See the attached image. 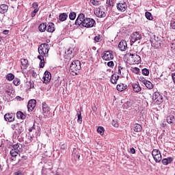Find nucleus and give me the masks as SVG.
I'll return each mask as SVG.
<instances>
[{
	"instance_id": "f257e3e1",
	"label": "nucleus",
	"mask_w": 175,
	"mask_h": 175,
	"mask_svg": "<svg viewBox=\"0 0 175 175\" xmlns=\"http://www.w3.org/2000/svg\"><path fill=\"white\" fill-rule=\"evenodd\" d=\"M81 70V62L79 60L73 61L70 66V72L72 76L78 75L79 72Z\"/></svg>"
},
{
	"instance_id": "f03ea898",
	"label": "nucleus",
	"mask_w": 175,
	"mask_h": 175,
	"mask_svg": "<svg viewBox=\"0 0 175 175\" xmlns=\"http://www.w3.org/2000/svg\"><path fill=\"white\" fill-rule=\"evenodd\" d=\"M128 58L127 61L130 65H135L136 64H140L142 61V57L139 56L137 54H131L128 53L126 55Z\"/></svg>"
},
{
	"instance_id": "7ed1b4c3",
	"label": "nucleus",
	"mask_w": 175,
	"mask_h": 175,
	"mask_svg": "<svg viewBox=\"0 0 175 175\" xmlns=\"http://www.w3.org/2000/svg\"><path fill=\"white\" fill-rule=\"evenodd\" d=\"M49 44H42L38 47V53L40 55H42L43 57L49 54Z\"/></svg>"
},
{
	"instance_id": "20e7f679",
	"label": "nucleus",
	"mask_w": 175,
	"mask_h": 175,
	"mask_svg": "<svg viewBox=\"0 0 175 175\" xmlns=\"http://www.w3.org/2000/svg\"><path fill=\"white\" fill-rule=\"evenodd\" d=\"M94 14L99 18H105L106 17V10L103 7L97 8L94 10Z\"/></svg>"
},
{
	"instance_id": "39448f33",
	"label": "nucleus",
	"mask_w": 175,
	"mask_h": 175,
	"mask_svg": "<svg viewBox=\"0 0 175 175\" xmlns=\"http://www.w3.org/2000/svg\"><path fill=\"white\" fill-rule=\"evenodd\" d=\"M152 155L153 159H154L157 163L162 161V154H161V151H159V150L154 149L152 151Z\"/></svg>"
},
{
	"instance_id": "423d86ee",
	"label": "nucleus",
	"mask_w": 175,
	"mask_h": 175,
	"mask_svg": "<svg viewBox=\"0 0 175 175\" xmlns=\"http://www.w3.org/2000/svg\"><path fill=\"white\" fill-rule=\"evenodd\" d=\"M152 99L154 103H157V105H161V103L163 102V96L158 92H155L153 94Z\"/></svg>"
},
{
	"instance_id": "0eeeda50",
	"label": "nucleus",
	"mask_w": 175,
	"mask_h": 175,
	"mask_svg": "<svg viewBox=\"0 0 175 175\" xmlns=\"http://www.w3.org/2000/svg\"><path fill=\"white\" fill-rule=\"evenodd\" d=\"M94 25H95V20L90 18H85L82 27H85V28H92Z\"/></svg>"
},
{
	"instance_id": "6e6552de",
	"label": "nucleus",
	"mask_w": 175,
	"mask_h": 175,
	"mask_svg": "<svg viewBox=\"0 0 175 175\" xmlns=\"http://www.w3.org/2000/svg\"><path fill=\"white\" fill-rule=\"evenodd\" d=\"M102 58L104 61H111L114 58V55H113V52L107 51L102 53Z\"/></svg>"
},
{
	"instance_id": "1a4fd4ad",
	"label": "nucleus",
	"mask_w": 175,
	"mask_h": 175,
	"mask_svg": "<svg viewBox=\"0 0 175 175\" xmlns=\"http://www.w3.org/2000/svg\"><path fill=\"white\" fill-rule=\"evenodd\" d=\"M42 114L45 118L50 117V107L46 103H42Z\"/></svg>"
},
{
	"instance_id": "9d476101",
	"label": "nucleus",
	"mask_w": 175,
	"mask_h": 175,
	"mask_svg": "<svg viewBox=\"0 0 175 175\" xmlns=\"http://www.w3.org/2000/svg\"><path fill=\"white\" fill-rule=\"evenodd\" d=\"M142 39V35H140L137 32H134L131 34V44L133 45L135 42H137V40H140Z\"/></svg>"
},
{
	"instance_id": "9b49d317",
	"label": "nucleus",
	"mask_w": 175,
	"mask_h": 175,
	"mask_svg": "<svg viewBox=\"0 0 175 175\" xmlns=\"http://www.w3.org/2000/svg\"><path fill=\"white\" fill-rule=\"evenodd\" d=\"M84 21H85V16L84 14H80L75 21V25L83 26Z\"/></svg>"
},
{
	"instance_id": "f8f14e48",
	"label": "nucleus",
	"mask_w": 175,
	"mask_h": 175,
	"mask_svg": "<svg viewBox=\"0 0 175 175\" xmlns=\"http://www.w3.org/2000/svg\"><path fill=\"white\" fill-rule=\"evenodd\" d=\"M36 107V100L32 99L28 102L27 109L28 111H32Z\"/></svg>"
},
{
	"instance_id": "ddd939ff",
	"label": "nucleus",
	"mask_w": 175,
	"mask_h": 175,
	"mask_svg": "<svg viewBox=\"0 0 175 175\" xmlns=\"http://www.w3.org/2000/svg\"><path fill=\"white\" fill-rule=\"evenodd\" d=\"M43 80L45 84L50 83V81L51 80V73L49 71H46L44 74Z\"/></svg>"
},
{
	"instance_id": "4468645a",
	"label": "nucleus",
	"mask_w": 175,
	"mask_h": 175,
	"mask_svg": "<svg viewBox=\"0 0 175 175\" xmlns=\"http://www.w3.org/2000/svg\"><path fill=\"white\" fill-rule=\"evenodd\" d=\"M118 47L121 51H125L126 49H128V44H126V41L122 40L118 44Z\"/></svg>"
},
{
	"instance_id": "2eb2a0df",
	"label": "nucleus",
	"mask_w": 175,
	"mask_h": 175,
	"mask_svg": "<svg viewBox=\"0 0 175 175\" xmlns=\"http://www.w3.org/2000/svg\"><path fill=\"white\" fill-rule=\"evenodd\" d=\"M4 118H5V121H8V122H13V121H14V114L6 113L4 116Z\"/></svg>"
},
{
	"instance_id": "dca6fc26",
	"label": "nucleus",
	"mask_w": 175,
	"mask_h": 175,
	"mask_svg": "<svg viewBox=\"0 0 175 175\" xmlns=\"http://www.w3.org/2000/svg\"><path fill=\"white\" fill-rule=\"evenodd\" d=\"M126 3H119L117 4V9L120 12H125L126 10Z\"/></svg>"
},
{
	"instance_id": "f3484780",
	"label": "nucleus",
	"mask_w": 175,
	"mask_h": 175,
	"mask_svg": "<svg viewBox=\"0 0 175 175\" xmlns=\"http://www.w3.org/2000/svg\"><path fill=\"white\" fill-rule=\"evenodd\" d=\"M46 31L47 32H51V33L54 32V31H55L54 23H49L48 25H46Z\"/></svg>"
},
{
	"instance_id": "a211bd4d",
	"label": "nucleus",
	"mask_w": 175,
	"mask_h": 175,
	"mask_svg": "<svg viewBox=\"0 0 175 175\" xmlns=\"http://www.w3.org/2000/svg\"><path fill=\"white\" fill-rule=\"evenodd\" d=\"M11 128L13 129V131H17V128H19V130L18 131V133H21V132H23V127L18 123H16V124H12Z\"/></svg>"
},
{
	"instance_id": "6ab92c4d",
	"label": "nucleus",
	"mask_w": 175,
	"mask_h": 175,
	"mask_svg": "<svg viewBox=\"0 0 175 175\" xmlns=\"http://www.w3.org/2000/svg\"><path fill=\"white\" fill-rule=\"evenodd\" d=\"M9 7L6 4H1L0 5V14H5L8 12Z\"/></svg>"
},
{
	"instance_id": "aec40b11",
	"label": "nucleus",
	"mask_w": 175,
	"mask_h": 175,
	"mask_svg": "<svg viewBox=\"0 0 175 175\" xmlns=\"http://www.w3.org/2000/svg\"><path fill=\"white\" fill-rule=\"evenodd\" d=\"M116 88L118 91L122 92V91H124V90H126V88H128V85L124 83H120L117 85Z\"/></svg>"
},
{
	"instance_id": "412c9836",
	"label": "nucleus",
	"mask_w": 175,
	"mask_h": 175,
	"mask_svg": "<svg viewBox=\"0 0 175 175\" xmlns=\"http://www.w3.org/2000/svg\"><path fill=\"white\" fill-rule=\"evenodd\" d=\"M119 79H120V77L117 74H113L111 75V83L112 84H117V81H118Z\"/></svg>"
},
{
	"instance_id": "4be33fe9",
	"label": "nucleus",
	"mask_w": 175,
	"mask_h": 175,
	"mask_svg": "<svg viewBox=\"0 0 175 175\" xmlns=\"http://www.w3.org/2000/svg\"><path fill=\"white\" fill-rule=\"evenodd\" d=\"M132 87L134 92H140V91H142V87H140V85L138 83H133Z\"/></svg>"
},
{
	"instance_id": "5701e85b",
	"label": "nucleus",
	"mask_w": 175,
	"mask_h": 175,
	"mask_svg": "<svg viewBox=\"0 0 175 175\" xmlns=\"http://www.w3.org/2000/svg\"><path fill=\"white\" fill-rule=\"evenodd\" d=\"M13 148L18 152H23V145L21 144H16L13 146Z\"/></svg>"
},
{
	"instance_id": "b1692460",
	"label": "nucleus",
	"mask_w": 175,
	"mask_h": 175,
	"mask_svg": "<svg viewBox=\"0 0 175 175\" xmlns=\"http://www.w3.org/2000/svg\"><path fill=\"white\" fill-rule=\"evenodd\" d=\"M167 122L168 124H175V118L172 115H170L167 117Z\"/></svg>"
},
{
	"instance_id": "393cba45",
	"label": "nucleus",
	"mask_w": 175,
	"mask_h": 175,
	"mask_svg": "<svg viewBox=\"0 0 175 175\" xmlns=\"http://www.w3.org/2000/svg\"><path fill=\"white\" fill-rule=\"evenodd\" d=\"M126 69L124 67H122L121 66H118V74L120 75V76H124L125 75Z\"/></svg>"
},
{
	"instance_id": "a878e982",
	"label": "nucleus",
	"mask_w": 175,
	"mask_h": 175,
	"mask_svg": "<svg viewBox=\"0 0 175 175\" xmlns=\"http://www.w3.org/2000/svg\"><path fill=\"white\" fill-rule=\"evenodd\" d=\"M46 28H47V25H46L45 23H41L38 27V29L40 32H44Z\"/></svg>"
},
{
	"instance_id": "bb28decb",
	"label": "nucleus",
	"mask_w": 175,
	"mask_h": 175,
	"mask_svg": "<svg viewBox=\"0 0 175 175\" xmlns=\"http://www.w3.org/2000/svg\"><path fill=\"white\" fill-rule=\"evenodd\" d=\"M38 58L40 60V68H44V57L42 55H38Z\"/></svg>"
},
{
	"instance_id": "cd10ccee",
	"label": "nucleus",
	"mask_w": 175,
	"mask_h": 175,
	"mask_svg": "<svg viewBox=\"0 0 175 175\" xmlns=\"http://www.w3.org/2000/svg\"><path fill=\"white\" fill-rule=\"evenodd\" d=\"M134 132H142V126L139 124H135L133 126Z\"/></svg>"
},
{
	"instance_id": "c85d7f7f",
	"label": "nucleus",
	"mask_w": 175,
	"mask_h": 175,
	"mask_svg": "<svg viewBox=\"0 0 175 175\" xmlns=\"http://www.w3.org/2000/svg\"><path fill=\"white\" fill-rule=\"evenodd\" d=\"M97 133L100 135V136H103L105 135V128L103 126H98L97 128Z\"/></svg>"
},
{
	"instance_id": "c756f323",
	"label": "nucleus",
	"mask_w": 175,
	"mask_h": 175,
	"mask_svg": "<svg viewBox=\"0 0 175 175\" xmlns=\"http://www.w3.org/2000/svg\"><path fill=\"white\" fill-rule=\"evenodd\" d=\"M66 18H68V14H66V13L61 14L59 16V20L60 21H65V20H66Z\"/></svg>"
},
{
	"instance_id": "7c9ffc66",
	"label": "nucleus",
	"mask_w": 175,
	"mask_h": 175,
	"mask_svg": "<svg viewBox=\"0 0 175 175\" xmlns=\"http://www.w3.org/2000/svg\"><path fill=\"white\" fill-rule=\"evenodd\" d=\"M16 117L20 120L25 119V115H24V113H23V112L21 111H18L16 113Z\"/></svg>"
},
{
	"instance_id": "2f4dec72",
	"label": "nucleus",
	"mask_w": 175,
	"mask_h": 175,
	"mask_svg": "<svg viewBox=\"0 0 175 175\" xmlns=\"http://www.w3.org/2000/svg\"><path fill=\"white\" fill-rule=\"evenodd\" d=\"M144 85H146V87L148 88V90H152V88H154V85L149 81H147Z\"/></svg>"
},
{
	"instance_id": "473e14b6",
	"label": "nucleus",
	"mask_w": 175,
	"mask_h": 175,
	"mask_svg": "<svg viewBox=\"0 0 175 175\" xmlns=\"http://www.w3.org/2000/svg\"><path fill=\"white\" fill-rule=\"evenodd\" d=\"M90 3L93 5V6H99V5H100V1L96 0H90Z\"/></svg>"
},
{
	"instance_id": "72a5a7b5",
	"label": "nucleus",
	"mask_w": 175,
	"mask_h": 175,
	"mask_svg": "<svg viewBox=\"0 0 175 175\" xmlns=\"http://www.w3.org/2000/svg\"><path fill=\"white\" fill-rule=\"evenodd\" d=\"M6 79L8 81H12V80H14V75L12 73H9L6 75Z\"/></svg>"
},
{
	"instance_id": "f704fd0d",
	"label": "nucleus",
	"mask_w": 175,
	"mask_h": 175,
	"mask_svg": "<svg viewBox=\"0 0 175 175\" xmlns=\"http://www.w3.org/2000/svg\"><path fill=\"white\" fill-rule=\"evenodd\" d=\"M10 154L12 157H17V155H18V152L17 150H16L14 148H12L10 150Z\"/></svg>"
},
{
	"instance_id": "c9c22d12",
	"label": "nucleus",
	"mask_w": 175,
	"mask_h": 175,
	"mask_svg": "<svg viewBox=\"0 0 175 175\" xmlns=\"http://www.w3.org/2000/svg\"><path fill=\"white\" fill-rule=\"evenodd\" d=\"M77 122H79V124H81V122H83V118L81 117V112H77Z\"/></svg>"
},
{
	"instance_id": "e433bc0d",
	"label": "nucleus",
	"mask_w": 175,
	"mask_h": 175,
	"mask_svg": "<svg viewBox=\"0 0 175 175\" xmlns=\"http://www.w3.org/2000/svg\"><path fill=\"white\" fill-rule=\"evenodd\" d=\"M145 16H146V18H147V20H150V21H152V14H151L150 12H146L145 13Z\"/></svg>"
},
{
	"instance_id": "4c0bfd02",
	"label": "nucleus",
	"mask_w": 175,
	"mask_h": 175,
	"mask_svg": "<svg viewBox=\"0 0 175 175\" xmlns=\"http://www.w3.org/2000/svg\"><path fill=\"white\" fill-rule=\"evenodd\" d=\"M170 28H172V29H175V17L172 18V19L171 20Z\"/></svg>"
},
{
	"instance_id": "58836bf2",
	"label": "nucleus",
	"mask_w": 175,
	"mask_h": 175,
	"mask_svg": "<svg viewBox=\"0 0 175 175\" xmlns=\"http://www.w3.org/2000/svg\"><path fill=\"white\" fill-rule=\"evenodd\" d=\"M142 75L144 76H148V75H150V71L147 68H144L142 70Z\"/></svg>"
},
{
	"instance_id": "ea45409f",
	"label": "nucleus",
	"mask_w": 175,
	"mask_h": 175,
	"mask_svg": "<svg viewBox=\"0 0 175 175\" xmlns=\"http://www.w3.org/2000/svg\"><path fill=\"white\" fill-rule=\"evenodd\" d=\"M69 17L71 20H75L76 18V13L75 12H70Z\"/></svg>"
},
{
	"instance_id": "a19ab883",
	"label": "nucleus",
	"mask_w": 175,
	"mask_h": 175,
	"mask_svg": "<svg viewBox=\"0 0 175 175\" xmlns=\"http://www.w3.org/2000/svg\"><path fill=\"white\" fill-rule=\"evenodd\" d=\"M13 84L14 85H20V79H17V78H15L13 81Z\"/></svg>"
},
{
	"instance_id": "79ce46f5",
	"label": "nucleus",
	"mask_w": 175,
	"mask_h": 175,
	"mask_svg": "<svg viewBox=\"0 0 175 175\" xmlns=\"http://www.w3.org/2000/svg\"><path fill=\"white\" fill-rule=\"evenodd\" d=\"M21 62L23 66H25L28 64V60H27L25 59H21Z\"/></svg>"
},
{
	"instance_id": "37998d69",
	"label": "nucleus",
	"mask_w": 175,
	"mask_h": 175,
	"mask_svg": "<svg viewBox=\"0 0 175 175\" xmlns=\"http://www.w3.org/2000/svg\"><path fill=\"white\" fill-rule=\"evenodd\" d=\"M106 5L109 8V6H113V1L111 0H107L106 1Z\"/></svg>"
},
{
	"instance_id": "c03bdc74",
	"label": "nucleus",
	"mask_w": 175,
	"mask_h": 175,
	"mask_svg": "<svg viewBox=\"0 0 175 175\" xmlns=\"http://www.w3.org/2000/svg\"><path fill=\"white\" fill-rule=\"evenodd\" d=\"M172 51H175V40H173L171 44Z\"/></svg>"
},
{
	"instance_id": "a18cd8bd",
	"label": "nucleus",
	"mask_w": 175,
	"mask_h": 175,
	"mask_svg": "<svg viewBox=\"0 0 175 175\" xmlns=\"http://www.w3.org/2000/svg\"><path fill=\"white\" fill-rule=\"evenodd\" d=\"M38 12H39V9H34V10L33 11V12L31 13V17H35V16H36V13H38Z\"/></svg>"
},
{
	"instance_id": "49530a36",
	"label": "nucleus",
	"mask_w": 175,
	"mask_h": 175,
	"mask_svg": "<svg viewBox=\"0 0 175 175\" xmlns=\"http://www.w3.org/2000/svg\"><path fill=\"white\" fill-rule=\"evenodd\" d=\"M107 66L109 68H114V62L113 61H110L107 63Z\"/></svg>"
},
{
	"instance_id": "de8ad7c7",
	"label": "nucleus",
	"mask_w": 175,
	"mask_h": 175,
	"mask_svg": "<svg viewBox=\"0 0 175 175\" xmlns=\"http://www.w3.org/2000/svg\"><path fill=\"white\" fill-rule=\"evenodd\" d=\"M139 81H142L143 84H146L147 83V80H146V79L142 77H139Z\"/></svg>"
},
{
	"instance_id": "09e8293b",
	"label": "nucleus",
	"mask_w": 175,
	"mask_h": 175,
	"mask_svg": "<svg viewBox=\"0 0 175 175\" xmlns=\"http://www.w3.org/2000/svg\"><path fill=\"white\" fill-rule=\"evenodd\" d=\"M94 40L95 42H100V36H96L95 38H94Z\"/></svg>"
},
{
	"instance_id": "8fccbe9b",
	"label": "nucleus",
	"mask_w": 175,
	"mask_h": 175,
	"mask_svg": "<svg viewBox=\"0 0 175 175\" xmlns=\"http://www.w3.org/2000/svg\"><path fill=\"white\" fill-rule=\"evenodd\" d=\"M166 159H167V162L168 163V165H169V163H172V162H173L172 157H168Z\"/></svg>"
},
{
	"instance_id": "3c124183",
	"label": "nucleus",
	"mask_w": 175,
	"mask_h": 175,
	"mask_svg": "<svg viewBox=\"0 0 175 175\" xmlns=\"http://www.w3.org/2000/svg\"><path fill=\"white\" fill-rule=\"evenodd\" d=\"M162 163H163V165H169V163H167V159H163V160H162Z\"/></svg>"
},
{
	"instance_id": "603ef678",
	"label": "nucleus",
	"mask_w": 175,
	"mask_h": 175,
	"mask_svg": "<svg viewBox=\"0 0 175 175\" xmlns=\"http://www.w3.org/2000/svg\"><path fill=\"white\" fill-rule=\"evenodd\" d=\"M33 9H39V5H38V3H33Z\"/></svg>"
},
{
	"instance_id": "864d4df0",
	"label": "nucleus",
	"mask_w": 175,
	"mask_h": 175,
	"mask_svg": "<svg viewBox=\"0 0 175 175\" xmlns=\"http://www.w3.org/2000/svg\"><path fill=\"white\" fill-rule=\"evenodd\" d=\"M129 152L130 154H135L136 152V150H135V148H130Z\"/></svg>"
},
{
	"instance_id": "5fc2aeb1",
	"label": "nucleus",
	"mask_w": 175,
	"mask_h": 175,
	"mask_svg": "<svg viewBox=\"0 0 175 175\" xmlns=\"http://www.w3.org/2000/svg\"><path fill=\"white\" fill-rule=\"evenodd\" d=\"M66 53L68 54V55H69L73 53V51L72 49H69Z\"/></svg>"
},
{
	"instance_id": "6e6d98bb",
	"label": "nucleus",
	"mask_w": 175,
	"mask_h": 175,
	"mask_svg": "<svg viewBox=\"0 0 175 175\" xmlns=\"http://www.w3.org/2000/svg\"><path fill=\"white\" fill-rule=\"evenodd\" d=\"M29 135H30V136H29V139L30 142H32V140L33 139V137H35V136H33V135H31V134H29Z\"/></svg>"
},
{
	"instance_id": "4d7b16f0",
	"label": "nucleus",
	"mask_w": 175,
	"mask_h": 175,
	"mask_svg": "<svg viewBox=\"0 0 175 175\" xmlns=\"http://www.w3.org/2000/svg\"><path fill=\"white\" fill-rule=\"evenodd\" d=\"M152 44H158V41H155V40H154V41L152 40Z\"/></svg>"
},
{
	"instance_id": "13d9d810",
	"label": "nucleus",
	"mask_w": 175,
	"mask_h": 175,
	"mask_svg": "<svg viewBox=\"0 0 175 175\" xmlns=\"http://www.w3.org/2000/svg\"><path fill=\"white\" fill-rule=\"evenodd\" d=\"M8 32H9L8 31L5 30V31H3V33H4L5 35H8Z\"/></svg>"
},
{
	"instance_id": "bf43d9fd",
	"label": "nucleus",
	"mask_w": 175,
	"mask_h": 175,
	"mask_svg": "<svg viewBox=\"0 0 175 175\" xmlns=\"http://www.w3.org/2000/svg\"><path fill=\"white\" fill-rule=\"evenodd\" d=\"M32 129H33V127H31V129H29V132H32Z\"/></svg>"
},
{
	"instance_id": "052dcab7",
	"label": "nucleus",
	"mask_w": 175,
	"mask_h": 175,
	"mask_svg": "<svg viewBox=\"0 0 175 175\" xmlns=\"http://www.w3.org/2000/svg\"><path fill=\"white\" fill-rule=\"evenodd\" d=\"M14 175H20V172H15Z\"/></svg>"
},
{
	"instance_id": "680f3d73",
	"label": "nucleus",
	"mask_w": 175,
	"mask_h": 175,
	"mask_svg": "<svg viewBox=\"0 0 175 175\" xmlns=\"http://www.w3.org/2000/svg\"><path fill=\"white\" fill-rule=\"evenodd\" d=\"M114 126H115L116 128H117V126H118V124L116 123V124H114Z\"/></svg>"
},
{
	"instance_id": "e2e57ef3",
	"label": "nucleus",
	"mask_w": 175,
	"mask_h": 175,
	"mask_svg": "<svg viewBox=\"0 0 175 175\" xmlns=\"http://www.w3.org/2000/svg\"><path fill=\"white\" fill-rule=\"evenodd\" d=\"M135 70H136V72H139V68H135Z\"/></svg>"
},
{
	"instance_id": "0e129e2a",
	"label": "nucleus",
	"mask_w": 175,
	"mask_h": 175,
	"mask_svg": "<svg viewBox=\"0 0 175 175\" xmlns=\"http://www.w3.org/2000/svg\"><path fill=\"white\" fill-rule=\"evenodd\" d=\"M33 77H35V73H33Z\"/></svg>"
},
{
	"instance_id": "69168bd1",
	"label": "nucleus",
	"mask_w": 175,
	"mask_h": 175,
	"mask_svg": "<svg viewBox=\"0 0 175 175\" xmlns=\"http://www.w3.org/2000/svg\"><path fill=\"white\" fill-rule=\"evenodd\" d=\"M93 110H94V111H95V110H96V108H94Z\"/></svg>"
},
{
	"instance_id": "338daca9",
	"label": "nucleus",
	"mask_w": 175,
	"mask_h": 175,
	"mask_svg": "<svg viewBox=\"0 0 175 175\" xmlns=\"http://www.w3.org/2000/svg\"><path fill=\"white\" fill-rule=\"evenodd\" d=\"M1 38H0V42H1Z\"/></svg>"
}]
</instances>
